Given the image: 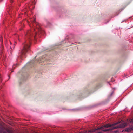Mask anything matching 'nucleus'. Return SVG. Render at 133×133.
Segmentation results:
<instances>
[{
	"mask_svg": "<svg viewBox=\"0 0 133 133\" xmlns=\"http://www.w3.org/2000/svg\"><path fill=\"white\" fill-rule=\"evenodd\" d=\"M30 42V41L28 42H25L24 44L23 48L21 50L20 53H19L18 56H22L24 55L29 50Z\"/></svg>",
	"mask_w": 133,
	"mask_h": 133,
	"instance_id": "1",
	"label": "nucleus"
},
{
	"mask_svg": "<svg viewBox=\"0 0 133 133\" xmlns=\"http://www.w3.org/2000/svg\"><path fill=\"white\" fill-rule=\"evenodd\" d=\"M26 37L28 39H29L31 37H32L33 36L34 38L35 39H36V37H37V34L36 32H35L34 34L33 35H32V33L31 32V31L29 30L28 31L26 34L25 35Z\"/></svg>",
	"mask_w": 133,
	"mask_h": 133,
	"instance_id": "2",
	"label": "nucleus"
},
{
	"mask_svg": "<svg viewBox=\"0 0 133 133\" xmlns=\"http://www.w3.org/2000/svg\"><path fill=\"white\" fill-rule=\"evenodd\" d=\"M32 25L34 27L36 26V28L39 31L41 30V29L40 27V25L38 23L35 22V19H34L33 21Z\"/></svg>",
	"mask_w": 133,
	"mask_h": 133,
	"instance_id": "3",
	"label": "nucleus"
},
{
	"mask_svg": "<svg viewBox=\"0 0 133 133\" xmlns=\"http://www.w3.org/2000/svg\"><path fill=\"white\" fill-rule=\"evenodd\" d=\"M132 130H133V125L131 127H129L128 128L125 129V130H124L123 131L129 132Z\"/></svg>",
	"mask_w": 133,
	"mask_h": 133,
	"instance_id": "4",
	"label": "nucleus"
},
{
	"mask_svg": "<svg viewBox=\"0 0 133 133\" xmlns=\"http://www.w3.org/2000/svg\"><path fill=\"white\" fill-rule=\"evenodd\" d=\"M130 3H131V2H128V3H127V5H128V4H129Z\"/></svg>",
	"mask_w": 133,
	"mask_h": 133,
	"instance_id": "5",
	"label": "nucleus"
},
{
	"mask_svg": "<svg viewBox=\"0 0 133 133\" xmlns=\"http://www.w3.org/2000/svg\"><path fill=\"white\" fill-rule=\"evenodd\" d=\"M2 80L1 78L0 79V83H1L2 81Z\"/></svg>",
	"mask_w": 133,
	"mask_h": 133,
	"instance_id": "6",
	"label": "nucleus"
},
{
	"mask_svg": "<svg viewBox=\"0 0 133 133\" xmlns=\"http://www.w3.org/2000/svg\"><path fill=\"white\" fill-rule=\"evenodd\" d=\"M10 1H11V2L12 3V2H13L12 0H10Z\"/></svg>",
	"mask_w": 133,
	"mask_h": 133,
	"instance_id": "7",
	"label": "nucleus"
},
{
	"mask_svg": "<svg viewBox=\"0 0 133 133\" xmlns=\"http://www.w3.org/2000/svg\"><path fill=\"white\" fill-rule=\"evenodd\" d=\"M9 79L10 78V77L9 76Z\"/></svg>",
	"mask_w": 133,
	"mask_h": 133,
	"instance_id": "8",
	"label": "nucleus"
},
{
	"mask_svg": "<svg viewBox=\"0 0 133 133\" xmlns=\"http://www.w3.org/2000/svg\"><path fill=\"white\" fill-rule=\"evenodd\" d=\"M115 132H117V131H115Z\"/></svg>",
	"mask_w": 133,
	"mask_h": 133,
	"instance_id": "9",
	"label": "nucleus"
}]
</instances>
